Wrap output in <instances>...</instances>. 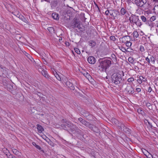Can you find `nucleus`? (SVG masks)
<instances>
[{"instance_id": "nucleus-1", "label": "nucleus", "mask_w": 158, "mask_h": 158, "mask_svg": "<svg viewBox=\"0 0 158 158\" xmlns=\"http://www.w3.org/2000/svg\"><path fill=\"white\" fill-rule=\"evenodd\" d=\"M101 60H102V59H100L98 60L99 64L98 66V69L101 72H106V69L109 68L111 64V58L109 57L100 61Z\"/></svg>"}, {"instance_id": "nucleus-2", "label": "nucleus", "mask_w": 158, "mask_h": 158, "mask_svg": "<svg viewBox=\"0 0 158 158\" xmlns=\"http://www.w3.org/2000/svg\"><path fill=\"white\" fill-rule=\"evenodd\" d=\"M111 78L112 82L115 85L119 84L122 80L121 75L119 73L113 74Z\"/></svg>"}, {"instance_id": "nucleus-3", "label": "nucleus", "mask_w": 158, "mask_h": 158, "mask_svg": "<svg viewBox=\"0 0 158 158\" xmlns=\"http://www.w3.org/2000/svg\"><path fill=\"white\" fill-rule=\"evenodd\" d=\"M70 130L71 132L73 133H77L80 134L81 133V131L77 127L73 124Z\"/></svg>"}, {"instance_id": "nucleus-4", "label": "nucleus", "mask_w": 158, "mask_h": 158, "mask_svg": "<svg viewBox=\"0 0 158 158\" xmlns=\"http://www.w3.org/2000/svg\"><path fill=\"white\" fill-rule=\"evenodd\" d=\"M4 5L8 11L13 14L15 13V12H14L15 8L10 4L5 3L4 4Z\"/></svg>"}, {"instance_id": "nucleus-5", "label": "nucleus", "mask_w": 158, "mask_h": 158, "mask_svg": "<svg viewBox=\"0 0 158 158\" xmlns=\"http://www.w3.org/2000/svg\"><path fill=\"white\" fill-rule=\"evenodd\" d=\"M135 3L139 6L143 7L147 3L146 0H135Z\"/></svg>"}, {"instance_id": "nucleus-6", "label": "nucleus", "mask_w": 158, "mask_h": 158, "mask_svg": "<svg viewBox=\"0 0 158 158\" xmlns=\"http://www.w3.org/2000/svg\"><path fill=\"white\" fill-rule=\"evenodd\" d=\"M139 17L135 15L132 14L129 18V20L131 23H134L138 20Z\"/></svg>"}, {"instance_id": "nucleus-7", "label": "nucleus", "mask_w": 158, "mask_h": 158, "mask_svg": "<svg viewBox=\"0 0 158 158\" xmlns=\"http://www.w3.org/2000/svg\"><path fill=\"white\" fill-rule=\"evenodd\" d=\"M125 90L129 94H133L134 92V90L131 85H127Z\"/></svg>"}, {"instance_id": "nucleus-8", "label": "nucleus", "mask_w": 158, "mask_h": 158, "mask_svg": "<svg viewBox=\"0 0 158 158\" xmlns=\"http://www.w3.org/2000/svg\"><path fill=\"white\" fill-rule=\"evenodd\" d=\"M66 86H67L71 90H74V86L73 85V83L71 82L69 80L66 81Z\"/></svg>"}, {"instance_id": "nucleus-9", "label": "nucleus", "mask_w": 158, "mask_h": 158, "mask_svg": "<svg viewBox=\"0 0 158 158\" xmlns=\"http://www.w3.org/2000/svg\"><path fill=\"white\" fill-rule=\"evenodd\" d=\"M68 121L66 120H64L63 119L61 121V123L60 125V126L63 128L64 129H67V124L68 123Z\"/></svg>"}, {"instance_id": "nucleus-10", "label": "nucleus", "mask_w": 158, "mask_h": 158, "mask_svg": "<svg viewBox=\"0 0 158 158\" xmlns=\"http://www.w3.org/2000/svg\"><path fill=\"white\" fill-rule=\"evenodd\" d=\"M87 61L90 64H94L95 62V59L93 56H90L88 58Z\"/></svg>"}, {"instance_id": "nucleus-11", "label": "nucleus", "mask_w": 158, "mask_h": 158, "mask_svg": "<svg viewBox=\"0 0 158 158\" xmlns=\"http://www.w3.org/2000/svg\"><path fill=\"white\" fill-rule=\"evenodd\" d=\"M130 37L129 36L126 35L123 37L121 39V41L122 43H126L128 40H130Z\"/></svg>"}, {"instance_id": "nucleus-12", "label": "nucleus", "mask_w": 158, "mask_h": 158, "mask_svg": "<svg viewBox=\"0 0 158 158\" xmlns=\"http://www.w3.org/2000/svg\"><path fill=\"white\" fill-rule=\"evenodd\" d=\"M3 85L5 86V88L8 90H11L13 88L12 86L9 84L8 82L5 83L3 82Z\"/></svg>"}, {"instance_id": "nucleus-13", "label": "nucleus", "mask_w": 158, "mask_h": 158, "mask_svg": "<svg viewBox=\"0 0 158 158\" xmlns=\"http://www.w3.org/2000/svg\"><path fill=\"white\" fill-rule=\"evenodd\" d=\"M147 81V80L146 79L142 76H140L139 77V79H138L137 80V81L139 84H141L143 81Z\"/></svg>"}, {"instance_id": "nucleus-14", "label": "nucleus", "mask_w": 158, "mask_h": 158, "mask_svg": "<svg viewBox=\"0 0 158 158\" xmlns=\"http://www.w3.org/2000/svg\"><path fill=\"white\" fill-rule=\"evenodd\" d=\"M79 21H78L77 19H74V21L73 23L72 24L71 26L70 27L73 28L75 29L76 27L77 26V25Z\"/></svg>"}, {"instance_id": "nucleus-15", "label": "nucleus", "mask_w": 158, "mask_h": 158, "mask_svg": "<svg viewBox=\"0 0 158 158\" xmlns=\"http://www.w3.org/2000/svg\"><path fill=\"white\" fill-rule=\"evenodd\" d=\"M84 125H85L86 127L89 128L91 130H92L93 128L94 127V125H93L89 123L86 121Z\"/></svg>"}, {"instance_id": "nucleus-16", "label": "nucleus", "mask_w": 158, "mask_h": 158, "mask_svg": "<svg viewBox=\"0 0 158 158\" xmlns=\"http://www.w3.org/2000/svg\"><path fill=\"white\" fill-rule=\"evenodd\" d=\"M52 17L54 19L56 20H58L59 19V15L56 13H53L52 14Z\"/></svg>"}, {"instance_id": "nucleus-17", "label": "nucleus", "mask_w": 158, "mask_h": 158, "mask_svg": "<svg viewBox=\"0 0 158 158\" xmlns=\"http://www.w3.org/2000/svg\"><path fill=\"white\" fill-rule=\"evenodd\" d=\"M37 127L39 132H41L44 131V129L43 127L39 124L37 125Z\"/></svg>"}, {"instance_id": "nucleus-18", "label": "nucleus", "mask_w": 158, "mask_h": 158, "mask_svg": "<svg viewBox=\"0 0 158 158\" xmlns=\"http://www.w3.org/2000/svg\"><path fill=\"white\" fill-rule=\"evenodd\" d=\"M19 18L23 22H25V23H28V22L27 20L26 19V18L22 15H19Z\"/></svg>"}, {"instance_id": "nucleus-19", "label": "nucleus", "mask_w": 158, "mask_h": 158, "mask_svg": "<svg viewBox=\"0 0 158 158\" xmlns=\"http://www.w3.org/2000/svg\"><path fill=\"white\" fill-rule=\"evenodd\" d=\"M89 45L92 47H94L96 45V42L93 40H90L89 42Z\"/></svg>"}, {"instance_id": "nucleus-20", "label": "nucleus", "mask_w": 158, "mask_h": 158, "mask_svg": "<svg viewBox=\"0 0 158 158\" xmlns=\"http://www.w3.org/2000/svg\"><path fill=\"white\" fill-rule=\"evenodd\" d=\"M42 70V71L41 72V74L44 76L45 77L47 78L48 77V74L47 72L44 71V70H43L42 69H40Z\"/></svg>"}, {"instance_id": "nucleus-21", "label": "nucleus", "mask_w": 158, "mask_h": 158, "mask_svg": "<svg viewBox=\"0 0 158 158\" xmlns=\"http://www.w3.org/2000/svg\"><path fill=\"white\" fill-rule=\"evenodd\" d=\"M127 12V11L124 8H122L120 10V13L122 15H124Z\"/></svg>"}, {"instance_id": "nucleus-22", "label": "nucleus", "mask_w": 158, "mask_h": 158, "mask_svg": "<svg viewBox=\"0 0 158 158\" xmlns=\"http://www.w3.org/2000/svg\"><path fill=\"white\" fill-rule=\"evenodd\" d=\"M137 19L138 20L136 21V22L135 23V24L137 26L139 27H140L142 25V24L139 18Z\"/></svg>"}, {"instance_id": "nucleus-23", "label": "nucleus", "mask_w": 158, "mask_h": 158, "mask_svg": "<svg viewBox=\"0 0 158 158\" xmlns=\"http://www.w3.org/2000/svg\"><path fill=\"white\" fill-rule=\"evenodd\" d=\"M112 122L114 124L116 125L118 124L119 121L118 120L115 119V118H113L111 119Z\"/></svg>"}, {"instance_id": "nucleus-24", "label": "nucleus", "mask_w": 158, "mask_h": 158, "mask_svg": "<svg viewBox=\"0 0 158 158\" xmlns=\"http://www.w3.org/2000/svg\"><path fill=\"white\" fill-rule=\"evenodd\" d=\"M48 30L51 33H54L55 32L54 28L52 27H48Z\"/></svg>"}, {"instance_id": "nucleus-25", "label": "nucleus", "mask_w": 158, "mask_h": 158, "mask_svg": "<svg viewBox=\"0 0 158 158\" xmlns=\"http://www.w3.org/2000/svg\"><path fill=\"white\" fill-rule=\"evenodd\" d=\"M76 27L77 28L79 29L80 31H83V28L81 27L80 22L79 21L78 24L76 26Z\"/></svg>"}, {"instance_id": "nucleus-26", "label": "nucleus", "mask_w": 158, "mask_h": 158, "mask_svg": "<svg viewBox=\"0 0 158 158\" xmlns=\"http://www.w3.org/2000/svg\"><path fill=\"white\" fill-rule=\"evenodd\" d=\"M117 125L118 126V127H119V129H121L125 127L123 124L120 122L119 123V122H118V124H117Z\"/></svg>"}, {"instance_id": "nucleus-27", "label": "nucleus", "mask_w": 158, "mask_h": 158, "mask_svg": "<svg viewBox=\"0 0 158 158\" xmlns=\"http://www.w3.org/2000/svg\"><path fill=\"white\" fill-rule=\"evenodd\" d=\"M133 37L134 38H137L139 36L138 32L136 31H135L133 33Z\"/></svg>"}, {"instance_id": "nucleus-28", "label": "nucleus", "mask_w": 158, "mask_h": 158, "mask_svg": "<svg viewBox=\"0 0 158 158\" xmlns=\"http://www.w3.org/2000/svg\"><path fill=\"white\" fill-rule=\"evenodd\" d=\"M145 60L147 61V62H146L145 61L144 62V63H148V65H151V64L150 63L151 62L150 61V59L148 57H147L146 58Z\"/></svg>"}, {"instance_id": "nucleus-29", "label": "nucleus", "mask_w": 158, "mask_h": 158, "mask_svg": "<svg viewBox=\"0 0 158 158\" xmlns=\"http://www.w3.org/2000/svg\"><path fill=\"white\" fill-rule=\"evenodd\" d=\"M154 11L156 14H158V5L155 6L154 8Z\"/></svg>"}, {"instance_id": "nucleus-30", "label": "nucleus", "mask_w": 158, "mask_h": 158, "mask_svg": "<svg viewBox=\"0 0 158 158\" xmlns=\"http://www.w3.org/2000/svg\"><path fill=\"white\" fill-rule=\"evenodd\" d=\"M54 76L59 81H61V78L60 77L59 75L57 74V73L56 72H55V74Z\"/></svg>"}, {"instance_id": "nucleus-31", "label": "nucleus", "mask_w": 158, "mask_h": 158, "mask_svg": "<svg viewBox=\"0 0 158 158\" xmlns=\"http://www.w3.org/2000/svg\"><path fill=\"white\" fill-rule=\"evenodd\" d=\"M73 124V123H72L68 121L67 124V128H69L70 130L72 125Z\"/></svg>"}, {"instance_id": "nucleus-32", "label": "nucleus", "mask_w": 158, "mask_h": 158, "mask_svg": "<svg viewBox=\"0 0 158 158\" xmlns=\"http://www.w3.org/2000/svg\"><path fill=\"white\" fill-rule=\"evenodd\" d=\"M32 144L33 145L35 146V147L37 148L39 150H41V147L39 145H37L36 143L35 142H33L32 143Z\"/></svg>"}, {"instance_id": "nucleus-33", "label": "nucleus", "mask_w": 158, "mask_h": 158, "mask_svg": "<svg viewBox=\"0 0 158 158\" xmlns=\"http://www.w3.org/2000/svg\"><path fill=\"white\" fill-rule=\"evenodd\" d=\"M12 151L13 153L15 155H18L19 154V151L17 149H12Z\"/></svg>"}, {"instance_id": "nucleus-34", "label": "nucleus", "mask_w": 158, "mask_h": 158, "mask_svg": "<svg viewBox=\"0 0 158 158\" xmlns=\"http://www.w3.org/2000/svg\"><path fill=\"white\" fill-rule=\"evenodd\" d=\"M6 155L8 158H16L14 155H12L9 153L6 154Z\"/></svg>"}, {"instance_id": "nucleus-35", "label": "nucleus", "mask_w": 158, "mask_h": 158, "mask_svg": "<svg viewBox=\"0 0 158 158\" xmlns=\"http://www.w3.org/2000/svg\"><path fill=\"white\" fill-rule=\"evenodd\" d=\"M92 130L95 132L97 133H98L99 132V130L96 127H95L94 126V128H93V129Z\"/></svg>"}, {"instance_id": "nucleus-36", "label": "nucleus", "mask_w": 158, "mask_h": 158, "mask_svg": "<svg viewBox=\"0 0 158 158\" xmlns=\"http://www.w3.org/2000/svg\"><path fill=\"white\" fill-rule=\"evenodd\" d=\"M128 61L131 64H133L134 60L132 57H130L128 58Z\"/></svg>"}, {"instance_id": "nucleus-37", "label": "nucleus", "mask_w": 158, "mask_h": 158, "mask_svg": "<svg viewBox=\"0 0 158 158\" xmlns=\"http://www.w3.org/2000/svg\"><path fill=\"white\" fill-rule=\"evenodd\" d=\"M113 10H109V14H110V15L113 16V17H114V14H113Z\"/></svg>"}, {"instance_id": "nucleus-38", "label": "nucleus", "mask_w": 158, "mask_h": 158, "mask_svg": "<svg viewBox=\"0 0 158 158\" xmlns=\"http://www.w3.org/2000/svg\"><path fill=\"white\" fill-rule=\"evenodd\" d=\"M126 45L128 47H130L131 46L132 43L130 42V40L127 41V42L126 43Z\"/></svg>"}, {"instance_id": "nucleus-39", "label": "nucleus", "mask_w": 158, "mask_h": 158, "mask_svg": "<svg viewBox=\"0 0 158 158\" xmlns=\"http://www.w3.org/2000/svg\"><path fill=\"white\" fill-rule=\"evenodd\" d=\"M149 58L151 62L153 63H155V58L153 56H150V57H149Z\"/></svg>"}, {"instance_id": "nucleus-40", "label": "nucleus", "mask_w": 158, "mask_h": 158, "mask_svg": "<svg viewBox=\"0 0 158 158\" xmlns=\"http://www.w3.org/2000/svg\"><path fill=\"white\" fill-rule=\"evenodd\" d=\"M141 19L142 21L144 22H146L147 21L146 18L143 15L141 16Z\"/></svg>"}, {"instance_id": "nucleus-41", "label": "nucleus", "mask_w": 158, "mask_h": 158, "mask_svg": "<svg viewBox=\"0 0 158 158\" xmlns=\"http://www.w3.org/2000/svg\"><path fill=\"white\" fill-rule=\"evenodd\" d=\"M134 80V78L133 77H131L127 79V81L130 83H132V81H133Z\"/></svg>"}, {"instance_id": "nucleus-42", "label": "nucleus", "mask_w": 158, "mask_h": 158, "mask_svg": "<svg viewBox=\"0 0 158 158\" xmlns=\"http://www.w3.org/2000/svg\"><path fill=\"white\" fill-rule=\"evenodd\" d=\"M111 57L113 59V61H116L117 59L115 55L114 54H112L111 55Z\"/></svg>"}, {"instance_id": "nucleus-43", "label": "nucleus", "mask_w": 158, "mask_h": 158, "mask_svg": "<svg viewBox=\"0 0 158 158\" xmlns=\"http://www.w3.org/2000/svg\"><path fill=\"white\" fill-rule=\"evenodd\" d=\"M118 14H119V12L118 10H114L113 14H114V16H115L116 15H117Z\"/></svg>"}, {"instance_id": "nucleus-44", "label": "nucleus", "mask_w": 158, "mask_h": 158, "mask_svg": "<svg viewBox=\"0 0 158 158\" xmlns=\"http://www.w3.org/2000/svg\"><path fill=\"white\" fill-rule=\"evenodd\" d=\"M156 16H153L150 19V20L151 22L153 21H154L155 20H156Z\"/></svg>"}, {"instance_id": "nucleus-45", "label": "nucleus", "mask_w": 158, "mask_h": 158, "mask_svg": "<svg viewBox=\"0 0 158 158\" xmlns=\"http://www.w3.org/2000/svg\"><path fill=\"white\" fill-rule=\"evenodd\" d=\"M74 50L75 52L77 54H80L81 53L80 51L77 48H75Z\"/></svg>"}, {"instance_id": "nucleus-46", "label": "nucleus", "mask_w": 158, "mask_h": 158, "mask_svg": "<svg viewBox=\"0 0 158 158\" xmlns=\"http://www.w3.org/2000/svg\"><path fill=\"white\" fill-rule=\"evenodd\" d=\"M139 49L140 51L142 52H143L145 50L144 47L142 45L140 46Z\"/></svg>"}, {"instance_id": "nucleus-47", "label": "nucleus", "mask_w": 158, "mask_h": 158, "mask_svg": "<svg viewBox=\"0 0 158 158\" xmlns=\"http://www.w3.org/2000/svg\"><path fill=\"white\" fill-rule=\"evenodd\" d=\"M137 112L139 113L140 114H142L143 113V111L141 108H138L137 109Z\"/></svg>"}, {"instance_id": "nucleus-48", "label": "nucleus", "mask_w": 158, "mask_h": 158, "mask_svg": "<svg viewBox=\"0 0 158 158\" xmlns=\"http://www.w3.org/2000/svg\"><path fill=\"white\" fill-rule=\"evenodd\" d=\"M110 39L111 40H112L113 41H115L116 40V38L114 36H111L110 37Z\"/></svg>"}, {"instance_id": "nucleus-49", "label": "nucleus", "mask_w": 158, "mask_h": 158, "mask_svg": "<svg viewBox=\"0 0 158 158\" xmlns=\"http://www.w3.org/2000/svg\"><path fill=\"white\" fill-rule=\"evenodd\" d=\"M120 49L121 50L124 52H126V49L124 47H121V48Z\"/></svg>"}, {"instance_id": "nucleus-50", "label": "nucleus", "mask_w": 158, "mask_h": 158, "mask_svg": "<svg viewBox=\"0 0 158 158\" xmlns=\"http://www.w3.org/2000/svg\"><path fill=\"white\" fill-rule=\"evenodd\" d=\"M44 136L46 138L44 139L45 140H46V141H47L48 143H49V142H51L50 140L45 135H44Z\"/></svg>"}, {"instance_id": "nucleus-51", "label": "nucleus", "mask_w": 158, "mask_h": 158, "mask_svg": "<svg viewBox=\"0 0 158 158\" xmlns=\"http://www.w3.org/2000/svg\"><path fill=\"white\" fill-rule=\"evenodd\" d=\"M141 89L140 88H136L135 89V92L139 93L141 91Z\"/></svg>"}, {"instance_id": "nucleus-52", "label": "nucleus", "mask_w": 158, "mask_h": 158, "mask_svg": "<svg viewBox=\"0 0 158 158\" xmlns=\"http://www.w3.org/2000/svg\"><path fill=\"white\" fill-rule=\"evenodd\" d=\"M86 122V121H85V120L83 119L82 121L81 122V123H82V124L84 125L85 122Z\"/></svg>"}, {"instance_id": "nucleus-53", "label": "nucleus", "mask_w": 158, "mask_h": 158, "mask_svg": "<svg viewBox=\"0 0 158 158\" xmlns=\"http://www.w3.org/2000/svg\"><path fill=\"white\" fill-rule=\"evenodd\" d=\"M105 13L106 15H108L109 14V10H106L105 11Z\"/></svg>"}, {"instance_id": "nucleus-54", "label": "nucleus", "mask_w": 158, "mask_h": 158, "mask_svg": "<svg viewBox=\"0 0 158 158\" xmlns=\"http://www.w3.org/2000/svg\"><path fill=\"white\" fill-rule=\"evenodd\" d=\"M152 90V89L151 87H149L148 88V91L149 92H151Z\"/></svg>"}, {"instance_id": "nucleus-55", "label": "nucleus", "mask_w": 158, "mask_h": 158, "mask_svg": "<svg viewBox=\"0 0 158 158\" xmlns=\"http://www.w3.org/2000/svg\"><path fill=\"white\" fill-rule=\"evenodd\" d=\"M132 49H131L130 48H127V49H126V52H131V50Z\"/></svg>"}, {"instance_id": "nucleus-56", "label": "nucleus", "mask_w": 158, "mask_h": 158, "mask_svg": "<svg viewBox=\"0 0 158 158\" xmlns=\"http://www.w3.org/2000/svg\"><path fill=\"white\" fill-rule=\"evenodd\" d=\"M52 71L53 72V73L54 75H55V72L56 71L54 69H52Z\"/></svg>"}, {"instance_id": "nucleus-57", "label": "nucleus", "mask_w": 158, "mask_h": 158, "mask_svg": "<svg viewBox=\"0 0 158 158\" xmlns=\"http://www.w3.org/2000/svg\"><path fill=\"white\" fill-rule=\"evenodd\" d=\"M146 106L148 107H150L151 106V104L150 103H147Z\"/></svg>"}, {"instance_id": "nucleus-58", "label": "nucleus", "mask_w": 158, "mask_h": 158, "mask_svg": "<svg viewBox=\"0 0 158 158\" xmlns=\"http://www.w3.org/2000/svg\"><path fill=\"white\" fill-rule=\"evenodd\" d=\"M83 119L81 118H78V120L81 122Z\"/></svg>"}, {"instance_id": "nucleus-59", "label": "nucleus", "mask_w": 158, "mask_h": 158, "mask_svg": "<svg viewBox=\"0 0 158 158\" xmlns=\"http://www.w3.org/2000/svg\"><path fill=\"white\" fill-rule=\"evenodd\" d=\"M84 75L85 76H86V75H87V76H89V75L87 73H86V74H85L84 73Z\"/></svg>"}, {"instance_id": "nucleus-60", "label": "nucleus", "mask_w": 158, "mask_h": 158, "mask_svg": "<svg viewBox=\"0 0 158 158\" xmlns=\"http://www.w3.org/2000/svg\"><path fill=\"white\" fill-rule=\"evenodd\" d=\"M94 3H95V6H96V7L98 8V10H99V7L98 6V5H97V4H96L95 2H94Z\"/></svg>"}, {"instance_id": "nucleus-61", "label": "nucleus", "mask_w": 158, "mask_h": 158, "mask_svg": "<svg viewBox=\"0 0 158 158\" xmlns=\"http://www.w3.org/2000/svg\"><path fill=\"white\" fill-rule=\"evenodd\" d=\"M89 114L88 113V114H85V115L84 116L85 117H87L88 116H89Z\"/></svg>"}, {"instance_id": "nucleus-62", "label": "nucleus", "mask_w": 158, "mask_h": 158, "mask_svg": "<svg viewBox=\"0 0 158 158\" xmlns=\"http://www.w3.org/2000/svg\"><path fill=\"white\" fill-rule=\"evenodd\" d=\"M15 15V14H14ZM19 15H20L18 13L17 15H16V16L19 18Z\"/></svg>"}, {"instance_id": "nucleus-63", "label": "nucleus", "mask_w": 158, "mask_h": 158, "mask_svg": "<svg viewBox=\"0 0 158 158\" xmlns=\"http://www.w3.org/2000/svg\"><path fill=\"white\" fill-rule=\"evenodd\" d=\"M44 63L45 64H46L47 63V62L44 59Z\"/></svg>"}, {"instance_id": "nucleus-64", "label": "nucleus", "mask_w": 158, "mask_h": 158, "mask_svg": "<svg viewBox=\"0 0 158 158\" xmlns=\"http://www.w3.org/2000/svg\"><path fill=\"white\" fill-rule=\"evenodd\" d=\"M154 2H158V0H152Z\"/></svg>"}]
</instances>
